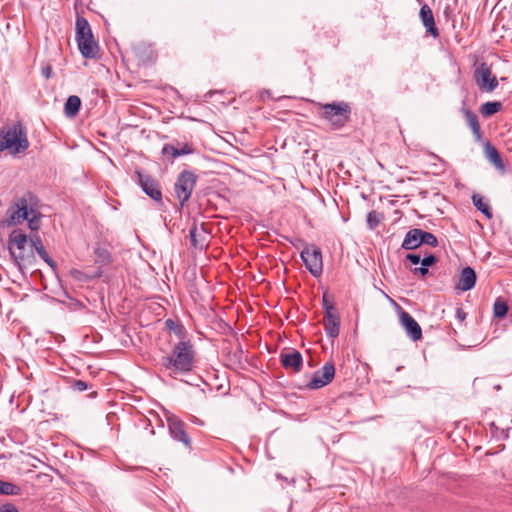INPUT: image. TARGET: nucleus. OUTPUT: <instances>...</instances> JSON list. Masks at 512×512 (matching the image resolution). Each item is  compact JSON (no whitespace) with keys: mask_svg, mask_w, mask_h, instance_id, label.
Segmentation results:
<instances>
[{"mask_svg":"<svg viewBox=\"0 0 512 512\" xmlns=\"http://www.w3.org/2000/svg\"><path fill=\"white\" fill-rule=\"evenodd\" d=\"M30 238L21 230L14 229L8 236V249L14 264L20 271L32 268L36 264L33 249L29 247Z\"/></svg>","mask_w":512,"mask_h":512,"instance_id":"obj_2","label":"nucleus"},{"mask_svg":"<svg viewBox=\"0 0 512 512\" xmlns=\"http://www.w3.org/2000/svg\"><path fill=\"white\" fill-rule=\"evenodd\" d=\"M420 237L421 245H428L431 247L438 246V239L433 233L420 229Z\"/></svg>","mask_w":512,"mask_h":512,"instance_id":"obj_32","label":"nucleus"},{"mask_svg":"<svg viewBox=\"0 0 512 512\" xmlns=\"http://www.w3.org/2000/svg\"><path fill=\"white\" fill-rule=\"evenodd\" d=\"M481 143L483 144L484 154L487 159L494 165L497 170L504 172L506 166L496 147L492 145L489 140H483Z\"/></svg>","mask_w":512,"mask_h":512,"instance_id":"obj_20","label":"nucleus"},{"mask_svg":"<svg viewBox=\"0 0 512 512\" xmlns=\"http://www.w3.org/2000/svg\"><path fill=\"white\" fill-rule=\"evenodd\" d=\"M76 42L81 55L86 59H94L99 52V45L94 39L92 29L87 19L76 18Z\"/></svg>","mask_w":512,"mask_h":512,"instance_id":"obj_4","label":"nucleus"},{"mask_svg":"<svg viewBox=\"0 0 512 512\" xmlns=\"http://www.w3.org/2000/svg\"><path fill=\"white\" fill-rule=\"evenodd\" d=\"M41 217H42L41 213L37 212L35 209H34V213H30V215H28V219H26V220L28 221V227L30 230H32V231L39 230Z\"/></svg>","mask_w":512,"mask_h":512,"instance_id":"obj_34","label":"nucleus"},{"mask_svg":"<svg viewBox=\"0 0 512 512\" xmlns=\"http://www.w3.org/2000/svg\"><path fill=\"white\" fill-rule=\"evenodd\" d=\"M195 149L188 143H184L181 148H177L172 144H165L162 147L161 154L163 156H171L172 159L183 155L193 154Z\"/></svg>","mask_w":512,"mask_h":512,"instance_id":"obj_22","label":"nucleus"},{"mask_svg":"<svg viewBox=\"0 0 512 512\" xmlns=\"http://www.w3.org/2000/svg\"><path fill=\"white\" fill-rule=\"evenodd\" d=\"M81 108V99L77 95H71L67 98L64 105V114L67 117H75Z\"/></svg>","mask_w":512,"mask_h":512,"instance_id":"obj_27","label":"nucleus"},{"mask_svg":"<svg viewBox=\"0 0 512 512\" xmlns=\"http://www.w3.org/2000/svg\"><path fill=\"white\" fill-rule=\"evenodd\" d=\"M322 118L329 122L335 129L344 127L351 117V106L348 102L340 101L321 105Z\"/></svg>","mask_w":512,"mask_h":512,"instance_id":"obj_6","label":"nucleus"},{"mask_svg":"<svg viewBox=\"0 0 512 512\" xmlns=\"http://www.w3.org/2000/svg\"><path fill=\"white\" fill-rule=\"evenodd\" d=\"M93 254L95 256L94 261L98 266V268L108 266L113 262V257L111 252L101 245H97L93 248Z\"/></svg>","mask_w":512,"mask_h":512,"instance_id":"obj_24","label":"nucleus"},{"mask_svg":"<svg viewBox=\"0 0 512 512\" xmlns=\"http://www.w3.org/2000/svg\"><path fill=\"white\" fill-rule=\"evenodd\" d=\"M196 352L190 340L176 343L170 354L161 358V365L176 377L191 372L195 364Z\"/></svg>","mask_w":512,"mask_h":512,"instance_id":"obj_1","label":"nucleus"},{"mask_svg":"<svg viewBox=\"0 0 512 512\" xmlns=\"http://www.w3.org/2000/svg\"><path fill=\"white\" fill-rule=\"evenodd\" d=\"M198 176L191 170L181 171L174 183V193L179 201L180 209L189 201L196 186Z\"/></svg>","mask_w":512,"mask_h":512,"instance_id":"obj_7","label":"nucleus"},{"mask_svg":"<svg viewBox=\"0 0 512 512\" xmlns=\"http://www.w3.org/2000/svg\"><path fill=\"white\" fill-rule=\"evenodd\" d=\"M35 200V195L30 191L18 198L17 201L7 209L6 218L1 221L2 226L12 227L28 219V215L34 213L33 204Z\"/></svg>","mask_w":512,"mask_h":512,"instance_id":"obj_5","label":"nucleus"},{"mask_svg":"<svg viewBox=\"0 0 512 512\" xmlns=\"http://www.w3.org/2000/svg\"><path fill=\"white\" fill-rule=\"evenodd\" d=\"M406 260H408L409 262H411L414 265H418L419 263H421L422 259L419 254L408 253L406 255Z\"/></svg>","mask_w":512,"mask_h":512,"instance_id":"obj_37","label":"nucleus"},{"mask_svg":"<svg viewBox=\"0 0 512 512\" xmlns=\"http://www.w3.org/2000/svg\"><path fill=\"white\" fill-rule=\"evenodd\" d=\"M165 327L173 332L181 341H186L187 330L179 321L169 318L165 321Z\"/></svg>","mask_w":512,"mask_h":512,"instance_id":"obj_29","label":"nucleus"},{"mask_svg":"<svg viewBox=\"0 0 512 512\" xmlns=\"http://www.w3.org/2000/svg\"><path fill=\"white\" fill-rule=\"evenodd\" d=\"M419 17L421 19L423 26L426 29V32L429 33L434 38L439 37V30L436 27L434 15L429 5L423 4L421 6L419 11Z\"/></svg>","mask_w":512,"mask_h":512,"instance_id":"obj_18","label":"nucleus"},{"mask_svg":"<svg viewBox=\"0 0 512 512\" xmlns=\"http://www.w3.org/2000/svg\"><path fill=\"white\" fill-rule=\"evenodd\" d=\"M69 308L71 310H81L85 308V306L81 301L77 299H71V302L69 303Z\"/></svg>","mask_w":512,"mask_h":512,"instance_id":"obj_39","label":"nucleus"},{"mask_svg":"<svg viewBox=\"0 0 512 512\" xmlns=\"http://www.w3.org/2000/svg\"><path fill=\"white\" fill-rule=\"evenodd\" d=\"M29 146L27 129L21 121L0 130V152L7 151L10 155L17 156L24 154Z\"/></svg>","mask_w":512,"mask_h":512,"instance_id":"obj_3","label":"nucleus"},{"mask_svg":"<svg viewBox=\"0 0 512 512\" xmlns=\"http://www.w3.org/2000/svg\"><path fill=\"white\" fill-rule=\"evenodd\" d=\"M245 361H246L249 365H251V364H250V362H249V354H248V353L245 355Z\"/></svg>","mask_w":512,"mask_h":512,"instance_id":"obj_45","label":"nucleus"},{"mask_svg":"<svg viewBox=\"0 0 512 512\" xmlns=\"http://www.w3.org/2000/svg\"><path fill=\"white\" fill-rule=\"evenodd\" d=\"M0 512H19V510L14 504L6 503L0 506Z\"/></svg>","mask_w":512,"mask_h":512,"instance_id":"obj_38","label":"nucleus"},{"mask_svg":"<svg viewBox=\"0 0 512 512\" xmlns=\"http://www.w3.org/2000/svg\"><path fill=\"white\" fill-rule=\"evenodd\" d=\"M167 426L171 437L181 442L185 447L191 449V438L186 431L185 423L176 415L167 417Z\"/></svg>","mask_w":512,"mask_h":512,"instance_id":"obj_11","label":"nucleus"},{"mask_svg":"<svg viewBox=\"0 0 512 512\" xmlns=\"http://www.w3.org/2000/svg\"><path fill=\"white\" fill-rule=\"evenodd\" d=\"M103 270L101 268H97L92 273H86L79 269L73 268L69 271V275L78 282L81 283H88L91 282L94 279H98L102 276Z\"/></svg>","mask_w":512,"mask_h":512,"instance_id":"obj_25","label":"nucleus"},{"mask_svg":"<svg viewBox=\"0 0 512 512\" xmlns=\"http://www.w3.org/2000/svg\"><path fill=\"white\" fill-rule=\"evenodd\" d=\"M383 216L375 210L367 214V225L370 229H375L381 222Z\"/></svg>","mask_w":512,"mask_h":512,"instance_id":"obj_35","label":"nucleus"},{"mask_svg":"<svg viewBox=\"0 0 512 512\" xmlns=\"http://www.w3.org/2000/svg\"><path fill=\"white\" fill-rule=\"evenodd\" d=\"M280 361L285 369H292L296 373L300 372L303 366L301 353L293 348L284 350L280 354Z\"/></svg>","mask_w":512,"mask_h":512,"instance_id":"obj_17","label":"nucleus"},{"mask_svg":"<svg viewBox=\"0 0 512 512\" xmlns=\"http://www.w3.org/2000/svg\"><path fill=\"white\" fill-rule=\"evenodd\" d=\"M326 306H333L332 304H329L325 297H323V308L325 309Z\"/></svg>","mask_w":512,"mask_h":512,"instance_id":"obj_43","label":"nucleus"},{"mask_svg":"<svg viewBox=\"0 0 512 512\" xmlns=\"http://www.w3.org/2000/svg\"><path fill=\"white\" fill-rule=\"evenodd\" d=\"M421 246L420 228L410 229L402 242L401 248L404 250H414Z\"/></svg>","mask_w":512,"mask_h":512,"instance_id":"obj_23","label":"nucleus"},{"mask_svg":"<svg viewBox=\"0 0 512 512\" xmlns=\"http://www.w3.org/2000/svg\"><path fill=\"white\" fill-rule=\"evenodd\" d=\"M500 80H501L502 82H505L506 78H505V77H502V78H500Z\"/></svg>","mask_w":512,"mask_h":512,"instance_id":"obj_46","label":"nucleus"},{"mask_svg":"<svg viewBox=\"0 0 512 512\" xmlns=\"http://www.w3.org/2000/svg\"><path fill=\"white\" fill-rule=\"evenodd\" d=\"M412 273H413L414 275H420V276L424 277V276H426V275L429 273V270H428V268H427V267H425V266H423V265L421 264V266H420V267H416V268H414V269L412 270Z\"/></svg>","mask_w":512,"mask_h":512,"instance_id":"obj_40","label":"nucleus"},{"mask_svg":"<svg viewBox=\"0 0 512 512\" xmlns=\"http://www.w3.org/2000/svg\"><path fill=\"white\" fill-rule=\"evenodd\" d=\"M472 203L476 207L478 211L483 213L487 219H491L493 217L491 207L488 201L481 194L475 193L472 195Z\"/></svg>","mask_w":512,"mask_h":512,"instance_id":"obj_26","label":"nucleus"},{"mask_svg":"<svg viewBox=\"0 0 512 512\" xmlns=\"http://www.w3.org/2000/svg\"><path fill=\"white\" fill-rule=\"evenodd\" d=\"M455 316L460 323H463L467 317V314L461 307H457Z\"/></svg>","mask_w":512,"mask_h":512,"instance_id":"obj_41","label":"nucleus"},{"mask_svg":"<svg viewBox=\"0 0 512 512\" xmlns=\"http://www.w3.org/2000/svg\"><path fill=\"white\" fill-rule=\"evenodd\" d=\"M502 108L503 105L500 101H488L481 104L479 112L484 118H489L494 114L500 112Z\"/></svg>","mask_w":512,"mask_h":512,"instance_id":"obj_28","label":"nucleus"},{"mask_svg":"<svg viewBox=\"0 0 512 512\" xmlns=\"http://www.w3.org/2000/svg\"><path fill=\"white\" fill-rule=\"evenodd\" d=\"M132 179L149 198L163 206L162 188L157 179L142 169H136Z\"/></svg>","mask_w":512,"mask_h":512,"instance_id":"obj_8","label":"nucleus"},{"mask_svg":"<svg viewBox=\"0 0 512 512\" xmlns=\"http://www.w3.org/2000/svg\"><path fill=\"white\" fill-rule=\"evenodd\" d=\"M71 390L75 392H83L92 388V384L80 379H73L69 382Z\"/></svg>","mask_w":512,"mask_h":512,"instance_id":"obj_33","label":"nucleus"},{"mask_svg":"<svg viewBox=\"0 0 512 512\" xmlns=\"http://www.w3.org/2000/svg\"><path fill=\"white\" fill-rule=\"evenodd\" d=\"M335 376V366L332 361L326 362L324 366L314 372L312 379L306 384L310 390L322 388L332 382Z\"/></svg>","mask_w":512,"mask_h":512,"instance_id":"obj_12","label":"nucleus"},{"mask_svg":"<svg viewBox=\"0 0 512 512\" xmlns=\"http://www.w3.org/2000/svg\"><path fill=\"white\" fill-rule=\"evenodd\" d=\"M97 395H98V393H97L96 391H92L88 396H89L90 398H96V397H97Z\"/></svg>","mask_w":512,"mask_h":512,"instance_id":"obj_44","label":"nucleus"},{"mask_svg":"<svg viewBox=\"0 0 512 512\" xmlns=\"http://www.w3.org/2000/svg\"><path fill=\"white\" fill-rule=\"evenodd\" d=\"M301 259L307 268V270L314 276L318 277L322 274L323 263L322 253L320 249L315 245L306 246L301 251Z\"/></svg>","mask_w":512,"mask_h":512,"instance_id":"obj_9","label":"nucleus"},{"mask_svg":"<svg viewBox=\"0 0 512 512\" xmlns=\"http://www.w3.org/2000/svg\"><path fill=\"white\" fill-rule=\"evenodd\" d=\"M52 73H53V70H52L51 65H46V66L42 67V75L46 79H49L52 76Z\"/></svg>","mask_w":512,"mask_h":512,"instance_id":"obj_42","label":"nucleus"},{"mask_svg":"<svg viewBox=\"0 0 512 512\" xmlns=\"http://www.w3.org/2000/svg\"><path fill=\"white\" fill-rule=\"evenodd\" d=\"M477 276L474 269L467 266L462 269L456 288L465 292L471 290L476 284Z\"/></svg>","mask_w":512,"mask_h":512,"instance_id":"obj_21","label":"nucleus"},{"mask_svg":"<svg viewBox=\"0 0 512 512\" xmlns=\"http://www.w3.org/2000/svg\"><path fill=\"white\" fill-rule=\"evenodd\" d=\"M189 237L191 246L195 249L202 250L208 246L210 232L207 230L205 223L198 224L196 220L193 221L189 229Z\"/></svg>","mask_w":512,"mask_h":512,"instance_id":"obj_13","label":"nucleus"},{"mask_svg":"<svg viewBox=\"0 0 512 512\" xmlns=\"http://www.w3.org/2000/svg\"><path fill=\"white\" fill-rule=\"evenodd\" d=\"M460 111L465 119L467 126L472 132L474 141L477 143L483 142V131L481 129L477 114L465 106L461 107Z\"/></svg>","mask_w":512,"mask_h":512,"instance_id":"obj_15","label":"nucleus"},{"mask_svg":"<svg viewBox=\"0 0 512 512\" xmlns=\"http://www.w3.org/2000/svg\"><path fill=\"white\" fill-rule=\"evenodd\" d=\"M508 313V305L507 303L501 299L497 298L493 305V314L496 318H503Z\"/></svg>","mask_w":512,"mask_h":512,"instance_id":"obj_31","label":"nucleus"},{"mask_svg":"<svg viewBox=\"0 0 512 512\" xmlns=\"http://www.w3.org/2000/svg\"><path fill=\"white\" fill-rule=\"evenodd\" d=\"M438 261V258L434 254H426L421 260V264L427 268L433 266Z\"/></svg>","mask_w":512,"mask_h":512,"instance_id":"obj_36","label":"nucleus"},{"mask_svg":"<svg viewBox=\"0 0 512 512\" xmlns=\"http://www.w3.org/2000/svg\"><path fill=\"white\" fill-rule=\"evenodd\" d=\"M2 205V201L0 200V206Z\"/></svg>","mask_w":512,"mask_h":512,"instance_id":"obj_47","label":"nucleus"},{"mask_svg":"<svg viewBox=\"0 0 512 512\" xmlns=\"http://www.w3.org/2000/svg\"><path fill=\"white\" fill-rule=\"evenodd\" d=\"M325 331L330 338H336L340 332V317L334 306L325 307Z\"/></svg>","mask_w":512,"mask_h":512,"instance_id":"obj_16","label":"nucleus"},{"mask_svg":"<svg viewBox=\"0 0 512 512\" xmlns=\"http://www.w3.org/2000/svg\"><path fill=\"white\" fill-rule=\"evenodd\" d=\"M399 321L404 328L407 336L412 341H419L422 339V329L418 322L412 317L410 313L399 307Z\"/></svg>","mask_w":512,"mask_h":512,"instance_id":"obj_14","label":"nucleus"},{"mask_svg":"<svg viewBox=\"0 0 512 512\" xmlns=\"http://www.w3.org/2000/svg\"><path fill=\"white\" fill-rule=\"evenodd\" d=\"M21 488L12 483L0 480V495H20Z\"/></svg>","mask_w":512,"mask_h":512,"instance_id":"obj_30","label":"nucleus"},{"mask_svg":"<svg viewBox=\"0 0 512 512\" xmlns=\"http://www.w3.org/2000/svg\"><path fill=\"white\" fill-rule=\"evenodd\" d=\"M29 247H31V249H33V252L35 251L39 255V257L45 263H47V265L53 271L57 270V263L49 256L39 235L35 234V235L30 236Z\"/></svg>","mask_w":512,"mask_h":512,"instance_id":"obj_19","label":"nucleus"},{"mask_svg":"<svg viewBox=\"0 0 512 512\" xmlns=\"http://www.w3.org/2000/svg\"><path fill=\"white\" fill-rule=\"evenodd\" d=\"M474 79L480 90L493 92L499 84L495 75L492 74L491 67L482 62L474 71Z\"/></svg>","mask_w":512,"mask_h":512,"instance_id":"obj_10","label":"nucleus"}]
</instances>
